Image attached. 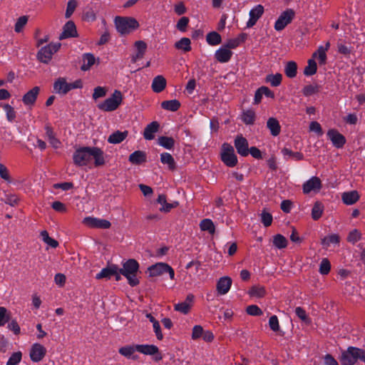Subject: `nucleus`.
Listing matches in <instances>:
<instances>
[{
  "instance_id": "1",
  "label": "nucleus",
  "mask_w": 365,
  "mask_h": 365,
  "mask_svg": "<svg viewBox=\"0 0 365 365\" xmlns=\"http://www.w3.org/2000/svg\"><path fill=\"white\" fill-rule=\"evenodd\" d=\"M139 268L140 264L135 259H128L123 263V267L120 268V273L128 279V283L130 287H135L140 283L137 277Z\"/></svg>"
},
{
  "instance_id": "2",
  "label": "nucleus",
  "mask_w": 365,
  "mask_h": 365,
  "mask_svg": "<svg viewBox=\"0 0 365 365\" xmlns=\"http://www.w3.org/2000/svg\"><path fill=\"white\" fill-rule=\"evenodd\" d=\"M114 24L117 31L121 36L128 35L140 26L138 21L131 16H115Z\"/></svg>"
},
{
  "instance_id": "3",
  "label": "nucleus",
  "mask_w": 365,
  "mask_h": 365,
  "mask_svg": "<svg viewBox=\"0 0 365 365\" xmlns=\"http://www.w3.org/2000/svg\"><path fill=\"white\" fill-rule=\"evenodd\" d=\"M364 349L355 346H349L341 352L339 360L341 365H354L358 360L361 361Z\"/></svg>"
},
{
  "instance_id": "4",
  "label": "nucleus",
  "mask_w": 365,
  "mask_h": 365,
  "mask_svg": "<svg viewBox=\"0 0 365 365\" xmlns=\"http://www.w3.org/2000/svg\"><path fill=\"white\" fill-rule=\"evenodd\" d=\"M220 159L229 168H233L237 164V157L234 148L227 143H224L221 147Z\"/></svg>"
},
{
  "instance_id": "5",
  "label": "nucleus",
  "mask_w": 365,
  "mask_h": 365,
  "mask_svg": "<svg viewBox=\"0 0 365 365\" xmlns=\"http://www.w3.org/2000/svg\"><path fill=\"white\" fill-rule=\"evenodd\" d=\"M123 96L120 91L115 90L111 96L103 103L98 105V108L103 111L110 112L115 110L121 104Z\"/></svg>"
},
{
  "instance_id": "6",
  "label": "nucleus",
  "mask_w": 365,
  "mask_h": 365,
  "mask_svg": "<svg viewBox=\"0 0 365 365\" xmlns=\"http://www.w3.org/2000/svg\"><path fill=\"white\" fill-rule=\"evenodd\" d=\"M61 43H51L43 46L37 53V59L43 63H48L51 60L53 53H56L61 48Z\"/></svg>"
},
{
  "instance_id": "7",
  "label": "nucleus",
  "mask_w": 365,
  "mask_h": 365,
  "mask_svg": "<svg viewBox=\"0 0 365 365\" xmlns=\"http://www.w3.org/2000/svg\"><path fill=\"white\" fill-rule=\"evenodd\" d=\"M73 160L77 166L86 165L91 160L90 147L84 146L76 149L73 153Z\"/></svg>"
},
{
  "instance_id": "8",
  "label": "nucleus",
  "mask_w": 365,
  "mask_h": 365,
  "mask_svg": "<svg viewBox=\"0 0 365 365\" xmlns=\"http://www.w3.org/2000/svg\"><path fill=\"white\" fill-rule=\"evenodd\" d=\"M295 12L292 9H287L283 11L274 24L276 31L283 30L289 24H290L294 18Z\"/></svg>"
},
{
  "instance_id": "9",
  "label": "nucleus",
  "mask_w": 365,
  "mask_h": 365,
  "mask_svg": "<svg viewBox=\"0 0 365 365\" xmlns=\"http://www.w3.org/2000/svg\"><path fill=\"white\" fill-rule=\"evenodd\" d=\"M137 351L145 355H155V360L158 361L163 359L161 354L159 352V349L157 346L153 344H137L135 345Z\"/></svg>"
},
{
  "instance_id": "10",
  "label": "nucleus",
  "mask_w": 365,
  "mask_h": 365,
  "mask_svg": "<svg viewBox=\"0 0 365 365\" xmlns=\"http://www.w3.org/2000/svg\"><path fill=\"white\" fill-rule=\"evenodd\" d=\"M234 145L240 155L247 157L249 155L250 148L248 140L242 135H237L235 137Z\"/></svg>"
},
{
  "instance_id": "11",
  "label": "nucleus",
  "mask_w": 365,
  "mask_h": 365,
  "mask_svg": "<svg viewBox=\"0 0 365 365\" xmlns=\"http://www.w3.org/2000/svg\"><path fill=\"white\" fill-rule=\"evenodd\" d=\"M83 222L84 225L91 228L108 229L111 226V223L108 220L93 217H85Z\"/></svg>"
},
{
  "instance_id": "12",
  "label": "nucleus",
  "mask_w": 365,
  "mask_h": 365,
  "mask_svg": "<svg viewBox=\"0 0 365 365\" xmlns=\"http://www.w3.org/2000/svg\"><path fill=\"white\" fill-rule=\"evenodd\" d=\"M30 358L34 362L41 361L46 354V349L41 344L35 343L30 350Z\"/></svg>"
},
{
  "instance_id": "13",
  "label": "nucleus",
  "mask_w": 365,
  "mask_h": 365,
  "mask_svg": "<svg viewBox=\"0 0 365 365\" xmlns=\"http://www.w3.org/2000/svg\"><path fill=\"white\" fill-rule=\"evenodd\" d=\"M322 187L321 180L317 176H313L303 184V192L309 194L312 191L319 192Z\"/></svg>"
},
{
  "instance_id": "14",
  "label": "nucleus",
  "mask_w": 365,
  "mask_h": 365,
  "mask_svg": "<svg viewBox=\"0 0 365 365\" xmlns=\"http://www.w3.org/2000/svg\"><path fill=\"white\" fill-rule=\"evenodd\" d=\"M327 136L334 146L337 148H343L346 141L345 137L336 129H329L327 132Z\"/></svg>"
},
{
  "instance_id": "15",
  "label": "nucleus",
  "mask_w": 365,
  "mask_h": 365,
  "mask_svg": "<svg viewBox=\"0 0 365 365\" xmlns=\"http://www.w3.org/2000/svg\"><path fill=\"white\" fill-rule=\"evenodd\" d=\"M78 31L75 23L73 21H67L63 27V32L60 34L59 39L78 37Z\"/></svg>"
},
{
  "instance_id": "16",
  "label": "nucleus",
  "mask_w": 365,
  "mask_h": 365,
  "mask_svg": "<svg viewBox=\"0 0 365 365\" xmlns=\"http://www.w3.org/2000/svg\"><path fill=\"white\" fill-rule=\"evenodd\" d=\"M39 92L40 88L38 86H34L26 92L22 97L24 104L27 106H33L36 101Z\"/></svg>"
},
{
  "instance_id": "17",
  "label": "nucleus",
  "mask_w": 365,
  "mask_h": 365,
  "mask_svg": "<svg viewBox=\"0 0 365 365\" xmlns=\"http://www.w3.org/2000/svg\"><path fill=\"white\" fill-rule=\"evenodd\" d=\"M263 13L264 7L261 4H258L251 9L250 11V19L247 22V27L252 28L254 26Z\"/></svg>"
},
{
  "instance_id": "18",
  "label": "nucleus",
  "mask_w": 365,
  "mask_h": 365,
  "mask_svg": "<svg viewBox=\"0 0 365 365\" xmlns=\"http://www.w3.org/2000/svg\"><path fill=\"white\" fill-rule=\"evenodd\" d=\"M90 156L91 159L93 158L94 160L95 167L105 165L104 153L101 148L98 147H90Z\"/></svg>"
},
{
  "instance_id": "19",
  "label": "nucleus",
  "mask_w": 365,
  "mask_h": 365,
  "mask_svg": "<svg viewBox=\"0 0 365 365\" xmlns=\"http://www.w3.org/2000/svg\"><path fill=\"white\" fill-rule=\"evenodd\" d=\"M232 282V279L230 277H220L216 285L218 294L221 295L227 294L231 287Z\"/></svg>"
},
{
  "instance_id": "20",
  "label": "nucleus",
  "mask_w": 365,
  "mask_h": 365,
  "mask_svg": "<svg viewBox=\"0 0 365 365\" xmlns=\"http://www.w3.org/2000/svg\"><path fill=\"white\" fill-rule=\"evenodd\" d=\"M232 54L233 53L231 50L227 49L223 46L216 51L215 58L220 63H227L231 59Z\"/></svg>"
},
{
  "instance_id": "21",
  "label": "nucleus",
  "mask_w": 365,
  "mask_h": 365,
  "mask_svg": "<svg viewBox=\"0 0 365 365\" xmlns=\"http://www.w3.org/2000/svg\"><path fill=\"white\" fill-rule=\"evenodd\" d=\"M158 203L162 205V207L160 208V212H169L173 208H175L179 205L178 201H174L172 203L167 202L166 195L164 194L159 195L157 199Z\"/></svg>"
},
{
  "instance_id": "22",
  "label": "nucleus",
  "mask_w": 365,
  "mask_h": 365,
  "mask_svg": "<svg viewBox=\"0 0 365 365\" xmlns=\"http://www.w3.org/2000/svg\"><path fill=\"white\" fill-rule=\"evenodd\" d=\"M160 123L158 121H153L145 128L143 137L145 140H153L155 138V133L158 131Z\"/></svg>"
},
{
  "instance_id": "23",
  "label": "nucleus",
  "mask_w": 365,
  "mask_h": 365,
  "mask_svg": "<svg viewBox=\"0 0 365 365\" xmlns=\"http://www.w3.org/2000/svg\"><path fill=\"white\" fill-rule=\"evenodd\" d=\"M165 262H158L148 267L147 272H149V277H158L165 273Z\"/></svg>"
},
{
  "instance_id": "24",
  "label": "nucleus",
  "mask_w": 365,
  "mask_h": 365,
  "mask_svg": "<svg viewBox=\"0 0 365 365\" xmlns=\"http://www.w3.org/2000/svg\"><path fill=\"white\" fill-rule=\"evenodd\" d=\"M117 264H108L105 268H103L101 271L96 274V278L97 279H110L113 274L116 273Z\"/></svg>"
},
{
  "instance_id": "25",
  "label": "nucleus",
  "mask_w": 365,
  "mask_h": 365,
  "mask_svg": "<svg viewBox=\"0 0 365 365\" xmlns=\"http://www.w3.org/2000/svg\"><path fill=\"white\" fill-rule=\"evenodd\" d=\"M56 93L65 95L70 91L68 83L64 78H58L53 83Z\"/></svg>"
},
{
  "instance_id": "26",
  "label": "nucleus",
  "mask_w": 365,
  "mask_h": 365,
  "mask_svg": "<svg viewBox=\"0 0 365 365\" xmlns=\"http://www.w3.org/2000/svg\"><path fill=\"white\" fill-rule=\"evenodd\" d=\"M128 160L134 165H140L145 163L147 160V155L145 152L142 150H136L129 155Z\"/></svg>"
},
{
  "instance_id": "27",
  "label": "nucleus",
  "mask_w": 365,
  "mask_h": 365,
  "mask_svg": "<svg viewBox=\"0 0 365 365\" xmlns=\"http://www.w3.org/2000/svg\"><path fill=\"white\" fill-rule=\"evenodd\" d=\"M167 81L163 76H155L152 83V89L155 93L162 92L166 87Z\"/></svg>"
},
{
  "instance_id": "28",
  "label": "nucleus",
  "mask_w": 365,
  "mask_h": 365,
  "mask_svg": "<svg viewBox=\"0 0 365 365\" xmlns=\"http://www.w3.org/2000/svg\"><path fill=\"white\" fill-rule=\"evenodd\" d=\"M341 199L345 205H351L359 200V195L356 190L345 192L342 194Z\"/></svg>"
},
{
  "instance_id": "29",
  "label": "nucleus",
  "mask_w": 365,
  "mask_h": 365,
  "mask_svg": "<svg viewBox=\"0 0 365 365\" xmlns=\"http://www.w3.org/2000/svg\"><path fill=\"white\" fill-rule=\"evenodd\" d=\"M267 128L270 130L271 135L273 136H277L281 132V125L279 120L273 117L267 120Z\"/></svg>"
},
{
  "instance_id": "30",
  "label": "nucleus",
  "mask_w": 365,
  "mask_h": 365,
  "mask_svg": "<svg viewBox=\"0 0 365 365\" xmlns=\"http://www.w3.org/2000/svg\"><path fill=\"white\" fill-rule=\"evenodd\" d=\"M128 135V130H125L123 132L116 130L109 135L108 138V142L112 144L120 143L127 138Z\"/></svg>"
},
{
  "instance_id": "31",
  "label": "nucleus",
  "mask_w": 365,
  "mask_h": 365,
  "mask_svg": "<svg viewBox=\"0 0 365 365\" xmlns=\"http://www.w3.org/2000/svg\"><path fill=\"white\" fill-rule=\"evenodd\" d=\"M256 113L252 109L244 110L241 115L242 121L247 125H253L256 120Z\"/></svg>"
},
{
  "instance_id": "32",
  "label": "nucleus",
  "mask_w": 365,
  "mask_h": 365,
  "mask_svg": "<svg viewBox=\"0 0 365 365\" xmlns=\"http://www.w3.org/2000/svg\"><path fill=\"white\" fill-rule=\"evenodd\" d=\"M82 60L83 61V63L81 66V70L83 71H88L91 68V67L96 63V58L94 55L91 53H86L83 54Z\"/></svg>"
},
{
  "instance_id": "33",
  "label": "nucleus",
  "mask_w": 365,
  "mask_h": 365,
  "mask_svg": "<svg viewBox=\"0 0 365 365\" xmlns=\"http://www.w3.org/2000/svg\"><path fill=\"white\" fill-rule=\"evenodd\" d=\"M160 162L164 165H168L170 170L176 169V163L174 158L168 153H163L160 155Z\"/></svg>"
},
{
  "instance_id": "34",
  "label": "nucleus",
  "mask_w": 365,
  "mask_h": 365,
  "mask_svg": "<svg viewBox=\"0 0 365 365\" xmlns=\"http://www.w3.org/2000/svg\"><path fill=\"white\" fill-rule=\"evenodd\" d=\"M180 102L178 100L164 101L161 103V108L164 110L175 112L180 108Z\"/></svg>"
},
{
  "instance_id": "35",
  "label": "nucleus",
  "mask_w": 365,
  "mask_h": 365,
  "mask_svg": "<svg viewBox=\"0 0 365 365\" xmlns=\"http://www.w3.org/2000/svg\"><path fill=\"white\" fill-rule=\"evenodd\" d=\"M284 73L288 78H294L297 74V63L292 61H288L284 67Z\"/></svg>"
},
{
  "instance_id": "36",
  "label": "nucleus",
  "mask_w": 365,
  "mask_h": 365,
  "mask_svg": "<svg viewBox=\"0 0 365 365\" xmlns=\"http://www.w3.org/2000/svg\"><path fill=\"white\" fill-rule=\"evenodd\" d=\"M191 41L189 38L183 37L175 43V48L178 50H182L185 52L191 51Z\"/></svg>"
},
{
  "instance_id": "37",
  "label": "nucleus",
  "mask_w": 365,
  "mask_h": 365,
  "mask_svg": "<svg viewBox=\"0 0 365 365\" xmlns=\"http://www.w3.org/2000/svg\"><path fill=\"white\" fill-rule=\"evenodd\" d=\"M282 81V75L279 73L276 74H268L265 77V82L270 83L273 87H277L281 85Z\"/></svg>"
},
{
  "instance_id": "38",
  "label": "nucleus",
  "mask_w": 365,
  "mask_h": 365,
  "mask_svg": "<svg viewBox=\"0 0 365 365\" xmlns=\"http://www.w3.org/2000/svg\"><path fill=\"white\" fill-rule=\"evenodd\" d=\"M158 143L165 149L171 150L175 145V140L172 137L160 136L158 138Z\"/></svg>"
},
{
  "instance_id": "39",
  "label": "nucleus",
  "mask_w": 365,
  "mask_h": 365,
  "mask_svg": "<svg viewBox=\"0 0 365 365\" xmlns=\"http://www.w3.org/2000/svg\"><path fill=\"white\" fill-rule=\"evenodd\" d=\"M324 211V205L319 201L314 202L312 209V217L314 220H318L321 218Z\"/></svg>"
},
{
  "instance_id": "40",
  "label": "nucleus",
  "mask_w": 365,
  "mask_h": 365,
  "mask_svg": "<svg viewBox=\"0 0 365 365\" xmlns=\"http://www.w3.org/2000/svg\"><path fill=\"white\" fill-rule=\"evenodd\" d=\"M206 41L210 46H217L222 42V37L217 31H211L207 34Z\"/></svg>"
},
{
  "instance_id": "41",
  "label": "nucleus",
  "mask_w": 365,
  "mask_h": 365,
  "mask_svg": "<svg viewBox=\"0 0 365 365\" xmlns=\"http://www.w3.org/2000/svg\"><path fill=\"white\" fill-rule=\"evenodd\" d=\"M266 289L262 286H252L248 291V294L250 297H255L257 298H262L266 295Z\"/></svg>"
},
{
  "instance_id": "42",
  "label": "nucleus",
  "mask_w": 365,
  "mask_h": 365,
  "mask_svg": "<svg viewBox=\"0 0 365 365\" xmlns=\"http://www.w3.org/2000/svg\"><path fill=\"white\" fill-rule=\"evenodd\" d=\"M200 227L201 230L207 231L210 234H213L215 231L214 223L210 219L202 220L200 222Z\"/></svg>"
},
{
  "instance_id": "43",
  "label": "nucleus",
  "mask_w": 365,
  "mask_h": 365,
  "mask_svg": "<svg viewBox=\"0 0 365 365\" xmlns=\"http://www.w3.org/2000/svg\"><path fill=\"white\" fill-rule=\"evenodd\" d=\"M308 65L304 68V74L307 76H313L317 73V65L314 59H309Z\"/></svg>"
},
{
  "instance_id": "44",
  "label": "nucleus",
  "mask_w": 365,
  "mask_h": 365,
  "mask_svg": "<svg viewBox=\"0 0 365 365\" xmlns=\"http://www.w3.org/2000/svg\"><path fill=\"white\" fill-rule=\"evenodd\" d=\"M288 241L285 237L281 234H277L273 239L274 245L278 249H283L287 247Z\"/></svg>"
},
{
  "instance_id": "45",
  "label": "nucleus",
  "mask_w": 365,
  "mask_h": 365,
  "mask_svg": "<svg viewBox=\"0 0 365 365\" xmlns=\"http://www.w3.org/2000/svg\"><path fill=\"white\" fill-rule=\"evenodd\" d=\"M4 109L6 111V119L10 123H14L16 120L17 113L14 110V108L11 105H6L4 106Z\"/></svg>"
},
{
  "instance_id": "46",
  "label": "nucleus",
  "mask_w": 365,
  "mask_h": 365,
  "mask_svg": "<svg viewBox=\"0 0 365 365\" xmlns=\"http://www.w3.org/2000/svg\"><path fill=\"white\" fill-rule=\"evenodd\" d=\"M340 242V237L336 234H332L327 237H324L322 240V245L323 246L329 247L331 244H339Z\"/></svg>"
},
{
  "instance_id": "47",
  "label": "nucleus",
  "mask_w": 365,
  "mask_h": 365,
  "mask_svg": "<svg viewBox=\"0 0 365 365\" xmlns=\"http://www.w3.org/2000/svg\"><path fill=\"white\" fill-rule=\"evenodd\" d=\"M320 86L317 84L305 86L302 89V93L304 96H311L319 91Z\"/></svg>"
},
{
  "instance_id": "48",
  "label": "nucleus",
  "mask_w": 365,
  "mask_h": 365,
  "mask_svg": "<svg viewBox=\"0 0 365 365\" xmlns=\"http://www.w3.org/2000/svg\"><path fill=\"white\" fill-rule=\"evenodd\" d=\"M282 153L284 155V156L288 155L289 157L292 158L295 160H302L304 159V155L302 153L293 152L292 150L287 148H284L282 150Z\"/></svg>"
},
{
  "instance_id": "49",
  "label": "nucleus",
  "mask_w": 365,
  "mask_h": 365,
  "mask_svg": "<svg viewBox=\"0 0 365 365\" xmlns=\"http://www.w3.org/2000/svg\"><path fill=\"white\" fill-rule=\"evenodd\" d=\"M296 315L306 324H310L312 322L311 319L307 314L306 311L301 307H297L295 309Z\"/></svg>"
},
{
  "instance_id": "50",
  "label": "nucleus",
  "mask_w": 365,
  "mask_h": 365,
  "mask_svg": "<svg viewBox=\"0 0 365 365\" xmlns=\"http://www.w3.org/2000/svg\"><path fill=\"white\" fill-rule=\"evenodd\" d=\"M41 236L44 242H46L48 245L51 246L52 248H56L58 246V242L56 240L49 237L47 231L43 230L41 232Z\"/></svg>"
},
{
  "instance_id": "51",
  "label": "nucleus",
  "mask_w": 365,
  "mask_h": 365,
  "mask_svg": "<svg viewBox=\"0 0 365 365\" xmlns=\"http://www.w3.org/2000/svg\"><path fill=\"white\" fill-rule=\"evenodd\" d=\"M331 270V263L327 258H323L320 265L319 272L322 275H327Z\"/></svg>"
},
{
  "instance_id": "52",
  "label": "nucleus",
  "mask_w": 365,
  "mask_h": 365,
  "mask_svg": "<svg viewBox=\"0 0 365 365\" xmlns=\"http://www.w3.org/2000/svg\"><path fill=\"white\" fill-rule=\"evenodd\" d=\"M29 20L28 16H22L19 17L14 26V31L16 33H20L23 31L24 27L26 26Z\"/></svg>"
},
{
  "instance_id": "53",
  "label": "nucleus",
  "mask_w": 365,
  "mask_h": 365,
  "mask_svg": "<svg viewBox=\"0 0 365 365\" xmlns=\"http://www.w3.org/2000/svg\"><path fill=\"white\" fill-rule=\"evenodd\" d=\"M273 220V217L271 213L266 211V210H263L261 213V222L264 225V227H267L272 225Z\"/></svg>"
},
{
  "instance_id": "54",
  "label": "nucleus",
  "mask_w": 365,
  "mask_h": 365,
  "mask_svg": "<svg viewBox=\"0 0 365 365\" xmlns=\"http://www.w3.org/2000/svg\"><path fill=\"white\" fill-rule=\"evenodd\" d=\"M189 22L190 19L188 17L182 16L177 22V24L175 26L176 29L181 32H185L187 31Z\"/></svg>"
},
{
  "instance_id": "55",
  "label": "nucleus",
  "mask_w": 365,
  "mask_h": 365,
  "mask_svg": "<svg viewBox=\"0 0 365 365\" xmlns=\"http://www.w3.org/2000/svg\"><path fill=\"white\" fill-rule=\"evenodd\" d=\"M191 308V305L187 302H180L175 304L174 309L175 311L180 312L184 314H187Z\"/></svg>"
},
{
  "instance_id": "56",
  "label": "nucleus",
  "mask_w": 365,
  "mask_h": 365,
  "mask_svg": "<svg viewBox=\"0 0 365 365\" xmlns=\"http://www.w3.org/2000/svg\"><path fill=\"white\" fill-rule=\"evenodd\" d=\"M11 319V315L4 307H0V326H4Z\"/></svg>"
},
{
  "instance_id": "57",
  "label": "nucleus",
  "mask_w": 365,
  "mask_h": 365,
  "mask_svg": "<svg viewBox=\"0 0 365 365\" xmlns=\"http://www.w3.org/2000/svg\"><path fill=\"white\" fill-rule=\"evenodd\" d=\"M78 3L76 0H69L67 4V7L65 13V17L68 19L73 14L77 7Z\"/></svg>"
},
{
  "instance_id": "58",
  "label": "nucleus",
  "mask_w": 365,
  "mask_h": 365,
  "mask_svg": "<svg viewBox=\"0 0 365 365\" xmlns=\"http://www.w3.org/2000/svg\"><path fill=\"white\" fill-rule=\"evenodd\" d=\"M246 312L247 314L255 317L261 316L263 314L262 309L255 304L247 307Z\"/></svg>"
},
{
  "instance_id": "59",
  "label": "nucleus",
  "mask_w": 365,
  "mask_h": 365,
  "mask_svg": "<svg viewBox=\"0 0 365 365\" xmlns=\"http://www.w3.org/2000/svg\"><path fill=\"white\" fill-rule=\"evenodd\" d=\"M22 354L21 351H16L11 354L6 365H17L21 360Z\"/></svg>"
},
{
  "instance_id": "60",
  "label": "nucleus",
  "mask_w": 365,
  "mask_h": 365,
  "mask_svg": "<svg viewBox=\"0 0 365 365\" xmlns=\"http://www.w3.org/2000/svg\"><path fill=\"white\" fill-rule=\"evenodd\" d=\"M135 351H136L135 346H125L119 349V353L128 358H130Z\"/></svg>"
},
{
  "instance_id": "61",
  "label": "nucleus",
  "mask_w": 365,
  "mask_h": 365,
  "mask_svg": "<svg viewBox=\"0 0 365 365\" xmlns=\"http://www.w3.org/2000/svg\"><path fill=\"white\" fill-rule=\"evenodd\" d=\"M107 89L105 87L97 86L93 90V98L96 100L99 98L104 97L106 95Z\"/></svg>"
},
{
  "instance_id": "62",
  "label": "nucleus",
  "mask_w": 365,
  "mask_h": 365,
  "mask_svg": "<svg viewBox=\"0 0 365 365\" xmlns=\"http://www.w3.org/2000/svg\"><path fill=\"white\" fill-rule=\"evenodd\" d=\"M361 239V234L357 230H354L349 233L347 241L353 244Z\"/></svg>"
},
{
  "instance_id": "63",
  "label": "nucleus",
  "mask_w": 365,
  "mask_h": 365,
  "mask_svg": "<svg viewBox=\"0 0 365 365\" xmlns=\"http://www.w3.org/2000/svg\"><path fill=\"white\" fill-rule=\"evenodd\" d=\"M202 334H204V330L202 326L195 325L192 329V339L196 340L200 337H202Z\"/></svg>"
},
{
  "instance_id": "64",
  "label": "nucleus",
  "mask_w": 365,
  "mask_h": 365,
  "mask_svg": "<svg viewBox=\"0 0 365 365\" xmlns=\"http://www.w3.org/2000/svg\"><path fill=\"white\" fill-rule=\"evenodd\" d=\"M269 326L274 331L279 330V320L276 315H272L269 319Z\"/></svg>"
}]
</instances>
